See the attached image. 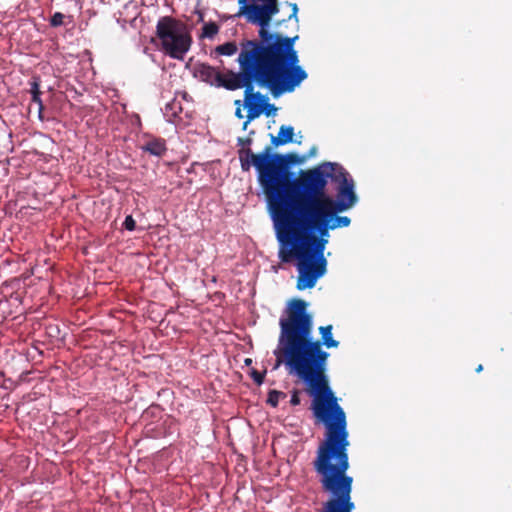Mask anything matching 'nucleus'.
<instances>
[{
	"mask_svg": "<svg viewBox=\"0 0 512 512\" xmlns=\"http://www.w3.org/2000/svg\"><path fill=\"white\" fill-rule=\"evenodd\" d=\"M238 144L241 145V146H246V145H250L251 144V139L249 138H238Z\"/></svg>",
	"mask_w": 512,
	"mask_h": 512,
	"instance_id": "nucleus-21",
	"label": "nucleus"
},
{
	"mask_svg": "<svg viewBox=\"0 0 512 512\" xmlns=\"http://www.w3.org/2000/svg\"><path fill=\"white\" fill-rule=\"evenodd\" d=\"M238 3L240 5L239 14L244 15L246 17V8L249 7L251 4H248L247 0H239Z\"/></svg>",
	"mask_w": 512,
	"mask_h": 512,
	"instance_id": "nucleus-19",
	"label": "nucleus"
},
{
	"mask_svg": "<svg viewBox=\"0 0 512 512\" xmlns=\"http://www.w3.org/2000/svg\"><path fill=\"white\" fill-rule=\"evenodd\" d=\"M245 362H246V364H249V363H251V359H246Z\"/></svg>",
	"mask_w": 512,
	"mask_h": 512,
	"instance_id": "nucleus-24",
	"label": "nucleus"
},
{
	"mask_svg": "<svg viewBox=\"0 0 512 512\" xmlns=\"http://www.w3.org/2000/svg\"><path fill=\"white\" fill-rule=\"evenodd\" d=\"M482 369H483L482 365H479V366L477 367V369H476V372H478V373H479L480 371H482Z\"/></svg>",
	"mask_w": 512,
	"mask_h": 512,
	"instance_id": "nucleus-23",
	"label": "nucleus"
},
{
	"mask_svg": "<svg viewBox=\"0 0 512 512\" xmlns=\"http://www.w3.org/2000/svg\"><path fill=\"white\" fill-rule=\"evenodd\" d=\"M265 194L268 212L279 242L278 257L284 263L296 260L297 289L315 286L326 273L324 251L329 231L350 225V218L338 216L313 202L257 178Z\"/></svg>",
	"mask_w": 512,
	"mask_h": 512,
	"instance_id": "nucleus-2",
	"label": "nucleus"
},
{
	"mask_svg": "<svg viewBox=\"0 0 512 512\" xmlns=\"http://www.w3.org/2000/svg\"><path fill=\"white\" fill-rule=\"evenodd\" d=\"M237 45L234 42H226L216 47V52L224 56H232L237 52Z\"/></svg>",
	"mask_w": 512,
	"mask_h": 512,
	"instance_id": "nucleus-9",
	"label": "nucleus"
},
{
	"mask_svg": "<svg viewBox=\"0 0 512 512\" xmlns=\"http://www.w3.org/2000/svg\"><path fill=\"white\" fill-rule=\"evenodd\" d=\"M246 54L240 50L237 58L239 71L220 73L216 68L200 63L195 66V76L201 81L215 87H224L227 90L246 88L250 84H257L268 88L274 96L287 93L288 89L266 72L255 61H247Z\"/></svg>",
	"mask_w": 512,
	"mask_h": 512,
	"instance_id": "nucleus-4",
	"label": "nucleus"
},
{
	"mask_svg": "<svg viewBox=\"0 0 512 512\" xmlns=\"http://www.w3.org/2000/svg\"><path fill=\"white\" fill-rule=\"evenodd\" d=\"M290 403H291L293 406H296V405H299V404H300L299 391H297V390L293 391L292 396H291V399H290Z\"/></svg>",
	"mask_w": 512,
	"mask_h": 512,
	"instance_id": "nucleus-18",
	"label": "nucleus"
},
{
	"mask_svg": "<svg viewBox=\"0 0 512 512\" xmlns=\"http://www.w3.org/2000/svg\"><path fill=\"white\" fill-rule=\"evenodd\" d=\"M218 33V26L215 23H208L203 26V36L212 38Z\"/></svg>",
	"mask_w": 512,
	"mask_h": 512,
	"instance_id": "nucleus-11",
	"label": "nucleus"
},
{
	"mask_svg": "<svg viewBox=\"0 0 512 512\" xmlns=\"http://www.w3.org/2000/svg\"><path fill=\"white\" fill-rule=\"evenodd\" d=\"M276 111H277V108L273 104H268L267 99L264 97V104L262 106V112H264V114L266 116H270V115H274Z\"/></svg>",
	"mask_w": 512,
	"mask_h": 512,
	"instance_id": "nucleus-13",
	"label": "nucleus"
},
{
	"mask_svg": "<svg viewBox=\"0 0 512 512\" xmlns=\"http://www.w3.org/2000/svg\"><path fill=\"white\" fill-rule=\"evenodd\" d=\"M239 160L243 171L255 167L257 178L267 181L271 187L276 185L304 199H313L337 215L357 202L353 179L337 163L325 162L295 177L288 171L284 156L271 154L269 147L259 154L249 148L241 149Z\"/></svg>",
	"mask_w": 512,
	"mask_h": 512,
	"instance_id": "nucleus-3",
	"label": "nucleus"
},
{
	"mask_svg": "<svg viewBox=\"0 0 512 512\" xmlns=\"http://www.w3.org/2000/svg\"><path fill=\"white\" fill-rule=\"evenodd\" d=\"M264 375H265V373H261V372L255 371V370L252 371V373H251V376H252L254 382L257 383L258 385L263 383Z\"/></svg>",
	"mask_w": 512,
	"mask_h": 512,
	"instance_id": "nucleus-15",
	"label": "nucleus"
},
{
	"mask_svg": "<svg viewBox=\"0 0 512 512\" xmlns=\"http://www.w3.org/2000/svg\"><path fill=\"white\" fill-rule=\"evenodd\" d=\"M64 17L65 16L60 12L54 13L50 19L51 26H53V27L61 26L63 24Z\"/></svg>",
	"mask_w": 512,
	"mask_h": 512,
	"instance_id": "nucleus-12",
	"label": "nucleus"
},
{
	"mask_svg": "<svg viewBox=\"0 0 512 512\" xmlns=\"http://www.w3.org/2000/svg\"><path fill=\"white\" fill-rule=\"evenodd\" d=\"M31 95L41 94L40 92V85L37 80H33L31 82V88H30Z\"/></svg>",
	"mask_w": 512,
	"mask_h": 512,
	"instance_id": "nucleus-16",
	"label": "nucleus"
},
{
	"mask_svg": "<svg viewBox=\"0 0 512 512\" xmlns=\"http://www.w3.org/2000/svg\"><path fill=\"white\" fill-rule=\"evenodd\" d=\"M294 129L292 126L282 125L279 129L278 136H272L271 142L275 146L284 145L292 141Z\"/></svg>",
	"mask_w": 512,
	"mask_h": 512,
	"instance_id": "nucleus-7",
	"label": "nucleus"
},
{
	"mask_svg": "<svg viewBox=\"0 0 512 512\" xmlns=\"http://www.w3.org/2000/svg\"><path fill=\"white\" fill-rule=\"evenodd\" d=\"M123 226L128 231H133L135 229L136 222L131 215H128V216H126V218L124 220Z\"/></svg>",
	"mask_w": 512,
	"mask_h": 512,
	"instance_id": "nucleus-14",
	"label": "nucleus"
},
{
	"mask_svg": "<svg viewBox=\"0 0 512 512\" xmlns=\"http://www.w3.org/2000/svg\"><path fill=\"white\" fill-rule=\"evenodd\" d=\"M280 334L273 351L276 357L274 368L282 364L289 374L299 378L313 397L312 411L326 428L324 440L318 446L313 468L322 492L328 498L323 505L352 512L353 478L349 469L348 430L345 412L329 386L326 365L329 353L322 349L338 347L332 337V325L320 327L321 341L313 337V319L302 299L291 300L285 316L279 320Z\"/></svg>",
	"mask_w": 512,
	"mask_h": 512,
	"instance_id": "nucleus-1",
	"label": "nucleus"
},
{
	"mask_svg": "<svg viewBox=\"0 0 512 512\" xmlns=\"http://www.w3.org/2000/svg\"><path fill=\"white\" fill-rule=\"evenodd\" d=\"M253 89L254 84H250L245 88L244 92V105L247 108V120L243 123V130H246L249 123L262 113L264 96L259 92L254 93Z\"/></svg>",
	"mask_w": 512,
	"mask_h": 512,
	"instance_id": "nucleus-6",
	"label": "nucleus"
},
{
	"mask_svg": "<svg viewBox=\"0 0 512 512\" xmlns=\"http://www.w3.org/2000/svg\"><path fill=\"white\" fill-rule=\"evenodd\" d=\"M291 8H292V13L289 16V19L294 18L295 20H297V12H298L297 4H295V3L291 4Z\"/></svg>",
	"mask_w": 512,
	"mask_h": 512,
	"instance_id": "nucleus-20",
	"label": "nucleus"
},
{
	"mask_svg": "<svg viewBox=\"0 0 512 512\" xmlns=\"http://www.w3.org/2000/svg\"><path fill=\"white\" fill-rule=\"evenodd\" d=\"M235 115L236 117L238 118H242L243 115H242V112H241V109L240 108H237L236 111H235Z\"/></svg>",
	"mask_w": 512,
	"mask_h": 512,
	"instance_id": "nucleus-22",
	"label": "nucleus"
},
{
	"mask_svg": "<svg viewBox=\"0 0 512 512\" xmlns=\"http://www.w3.org/2000/svg\"><path fill=\"white\" fill-rule=\"evenodd\" d=\"M143 150L149 152L151 155L161 156L165 152L166 147L164 141L160 139H154L148 141L143 146Z\"/></svg>",
	"mask_w": 512,
	"mask_h": 512,
	"instance_id": "nucleus-8",
	"label": "nucleus"
},
{
	"mask_svg": "<svg viewBox=\"0 0 512 512\" xmlns=\"http://www.w3.org/2000/svg\"><path fill=\"white\" fill-rule=\"evenodd\" d=\"M31 96H32V101L38 105L39 113H41L42 110H43V103H42V100L40 98V94H36V95L34 94V95H31Z\"/></svg>",
	"mask_w": 512,
	"mask_h": 512,
	"instance_id": "nucleus-17",
	"label": "nucleus"
},
{
	"mask_svg": "<svg viewBox=\"0 0 512 512\" xmlns=\"http://www.w3.org/2000/svg\"><path fill=\"white\" fill-rule=\"evenodd\" d=\"M285 394L280 391L271 390L268 394L267 403L273 407H276L281 398H284Z\"/></svg>",
	"mask_w": 512,
	"mask_h": 512,
	"instance_id": "nucleus-10",
	"label": "nucleus"
},
{
	"mask_svg": "<svg viewBox=\"0 0 512 512\" xmlns=\"http://www.w3.org/2000/svg\"><path fill=\"white\" fill-rule=\"evenodd\" d=\"M156 29L165 54L173 59L183 60L192 43L185 24L166 16L159 19Z\"/></svg>",
	"mask_w": 512,
	"mask_h": 512,
	"instance_id": "nucleus-5",
	"label": "nucleus"
}]
</instances>
